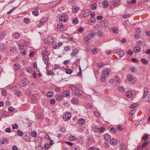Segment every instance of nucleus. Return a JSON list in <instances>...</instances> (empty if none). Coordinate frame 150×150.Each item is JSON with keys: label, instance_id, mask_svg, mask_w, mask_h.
Instances as JSON below:
<instances>
[{"label": "nucleus", "instance_id": "obj_59", "mask_svg": "<svg viewBox=\"0 0 150 150\" xmlns=\"http://www.w3.org/2000/svg\"><path fill=\"white\" fill-rule=\"evenodd\" d=\"M42 142V139L40 137H38L37 139V142L38 144H41Z\"/></svg>", "mask_w": 150, "mask_h": 150}, {"label": "nucleus", "instance_id": "obj_42", "mask_svg": "<svg viewBox=\"0 0 150 150\" xmlns=\"http://www.w3.org/2000/svg\"><path fill=\"white\" fill-rule=\"evenodd\" d=\"M97 7V4L96 3H93L91 6V8L92 10L95 9Z\"/></svg>", "mask_w": 150, "mask_h": 150}, {"label": "nucleus", "instance_id": "obj_4", "mask_svg": "<svg viewBox=\"0 0 150 150\" xmlns=\"http://www.w3.org/2000/svg\"><path fill=\"white\" fill-rule=\"evenodd\" d=\"M69 18V16L66 14L62 13L59 16V19L60 22H66Z\"/></svg>", "mask_w": 150, "mask_h": 150}, {"label": "nucleus", "instance_id": "obj_7", "mask_svg": "<svg viewBox=\"0 0 150 150\" xmlns=\"http://www.w3.org/2000/svg\"><path fill=\"white\" fill-rule=\"evenodd\" d=\"M82 17L85 18L87 17L90 15L91 11L88 10H83L81 12Z\"/></svg>", "mask_w": 150, "mask_h": 150}, {"label": "nucleus", "instance_id": "obj_60", "mask_svg": "<svg viewBox=\"0 0 150 150\" xmlns=\"http://www.w3.org/2000/svg\"><path fill=\"white\" fill-rule=\"evenodd\" d=\"M55 100L54 99H52L50 101V103L52 105H54L55 103Z\"/></svg>", "mask_w": 150, "mask_h": 150}, {"label": "nucleus", "instance_id": "obj_6", "mask_svg": "<svg viewBox=\"0 0 150 150\" xmlns=\"http://www.w3.org/2000/svg\"><path fill=\"white\" fill-rule=\"evenodd\" d=\"M45 41L48 45H51L54 42V40L51 36H49L45 39Z\"/></svg>", "mask_w": 150, "mask_h": 150}, {"label": "nucleus", "instance_id": "obj_38", "mask_svg": "<svg viewBox=\"0 0 150 150\" xmlns=\"http://www.w3.org/2000/svg\"><path fill=\"white\" fill-rule=\"evenodd\" d=\"M30 100L31 101L33 102L36 100V96L34 94H32L30 97Z\"/></svg>", "mask_w": 150, "mask_h": 150}, {"label": "nucleus", "instance_id": "obj_11", "mask_svg": "<svg viewBox=\"0 0 150 150\" xmlns=\"http://www.w3.org/2000/svg\"><path fill=\"white\" fill-rule=\"evenodd\" d=\"M55 98L56 99V101H61L63 100L64 98L62 95L60 94H56L55 96Z\"/></svg>", "mask_w": 150, "mask_h": 150}, {"label": "nucleus", "instance_id": "obj_52", "mask_svg": "<svg viewBox=\"0 0 150 150\" xmlns=\"http://www.w3.org/2000/svg\"><path fill=\"white\" fill-rule=\"evenodd\" d=\"M113 4L114 6H117L118 5L119 2L117 0H114L113 1Z\"/></svg>", "mask_w": 150, "mask_h": 150}, {"label": "nucleus", "instance_id": "obj_2", "mask_svg": "<svg viewBox=\"0 0 150 150\" xmlns=\"http://www.w3.org/2000/svg\"><path fill=\"white\" fill-rule=\"evenodd\" d=\"M106 70H104L102 73V75L100 76V80L101 82H104L105 81L106 79V77L105 74L108 75L110 73V71L108 69H106Z\"/></svg>", "mask_w": 150, "mask_h": 150}, {"label": "nucleus", "instance_id": "obj_57", "mask_svg": "<svg viewBox=\"0 0 150 150\" xmlns=\"http://www.w3.org/2000/svg\"><path fill=\"white\" fill-rule=\"evenodd\" d=\"M72 22L75 24H77L78 23L79 21L77 18H75L74 19H73Z\"/></svg>", "mask_w": 150, "mask_h": 150}, {"label": "nucleus", "instance_id": "obj_13", "mask_svg": "<svg viewBox=\"0 0 150 150\" xmlns=\"http://www.w3.org/2000/svg\"><path fill=\"white\" fill-rule=\"evenodd\" d=\"M114 53H117L118 55H119L120 57H122L125 54V52L122 50H120L118 51H117L116 50L114 51Z\"/></svg>", "mask_w": 150, "mask_h": 150}, {"label": "nucleus", "instance_id": "obj_62", "mask_svg": "<svg viewBox=\"0 0 150 150\" xmlns=\"http://www.w3.org/2000/svg\"><path fill=\"white\" fill-rule=\"evenodd\" d=\"M7 93V92L6 90H3L1 92V94L3 96H5Z\"/></svg>", "mask_w": 150, "mask_h": 150}, {"label": "nucleus", "instance_id": "obj_10", "mask_svg": "<svg viewBox=\"0 0 150 150\" xmlns=\"http://www.w3.org/2000/svg\"><path fill=\"white\" fill-rule=\"evenodd\" d=\"M100 25L102 27L106 28L108 25V23L107 21H101L100 23Z\"/></svg>", "mask_w": 150, "mask_h": 150}, {"label": "nucleus", "instance_id": "obj_53", "mask_svg": "<svg viewBox=\"0 0 150 150\" xmlns=\"http://www.w3.org/2000/svg\"><path fill=\"white\" fill-rule=\"evenodd\" d=\"M138 105V103H134L132 104L130 106V107L131 108H133L136 107Z\"/></svg>", "mask_w": 150, "mask_h": 150}, {"label": "nucleus", "instance_id": "obj_27", "mask_svg": "<svg viewBox=\"0 0 150 150\" xmlns=\"http://www.w3.org/2000/svg\"><path fill=\"white\" fill-rule=\"evenodd\" d=\"M6 35V32L4 31H2L0 33V39H3Z\"/></svg>", "mask_w": 150, "mask_h": 150}, {"label": "nucleus", "instance_id": "obj_45", "mask_svg": "<svg viewBox=\"0 0 150 150\" xmlns=\"http://www.w3.org/2000/svg\"><path fill=\"white\" fill-rule=\"evenodd\" d=\"M98 52V50L96 48H94L92 49V52L93 54H96Z\"/></svg>", "mask_w": 150, "mask_h": 150}, {"label": "nucleus", "instance_id": "obj_21", "mask_svg": "<svg viewBox=\"0 0 150 150\" xmlns=\"http://www.w3.org/2000/svg\"><path fill=\"white\" fill-rule=\"evenodd\" d=\"M38 7H37L36 9H35L32 11L33 14L35 16H37L39 15V12L38 9H39Z\"/></svg>", "mask_w": 150, "mask_h": 150}, {"label": "nucleus", "instance_id": "obj_26", "mask_svg": "<svg viewBox=\"0 0 150 150\" xmlns=\"http://www.w3.org/2000/svg\"><path fill=\"white\" fill-rule=\"evenodd\" d=\"M104 138L106 141H109L110 138V135L108 134H105L104 136Z\"/></svg>", "mask_w": 150, "mask_h": 150}, {"label": "nucleus", "instance_id": "obj_63", "mask_svg": "<svg viewBox=\"0 0 150 150\" xmlns=\"http://www.w3.org/2000/svg\"><path fill=\"white\" fill-rule=\"evenodd\" d=\"M12 127L13 129H17L18 127V126L17 124H15L12 125Z\"/></svg>", "mask_w": 150, "mask_h": 150}, {"label": "nucleus", "instance_id": "obj_30", "mask_svg": "<svg viewBox=\"0 0 150 150\" xmlns=\"http://www.w3.org/2000/svg\"><path fill=\"white\" fill-rule=\"evenodd\" d=\"M110 144L113 145H115L117 144L116 139H112L110 141Z\"/></svg>", "mask_w": 150, "mask_h": 150}, {"label": "nucleus", "instance_id": "obj_3", "mask_svg": "<svg viewBox=\"0 0 150 150\" xmlns=\"http://www.w3.org/2000/svg\"><path fill=\"white\" fill-rule=\"evenodd\" d=\"M72 94L74 93V96L77 97H80L82 96L83 92L78 87L76 88L74 91L71 92Z\"/></svg>", "mask_w": 150, "mask_h": 150}, {"label": "nucleus", "instance_id": "obj_31", "mask_svg": "<svg viewBox=\"0 0 150 150\" xmlns=\"http://www.w3.org/2000/svg\"><path fill=\"white\" fill-rule=\"evenodd\" d=\"M31 135L32 137H37V132L35 131H33L31 132Z\"/></svg>", "mask_w": 150, "mask_h": 150}, {"label": "nucleus", "instance_id": "obj_64", "mask_svg": "<svg viewBox=\"0 0 150 150\" xmlns=\"http://www.w3.org/2000/svg\"><path fill=\"white\" fill-rule=\"evenodd\" d=\"M146 102H149L150 103V94H148L146 100L145 101Z\"/></svg>", "mask_w": 150, "mask_h": 150}, {"label": "nucleus", "instance_id": "obj_40", "mask_svg": "<svg viewBox=\"0 0 150 150\" xmlns=\"http://www.w3.org/2000/svg\"><path fill=\"white\" fill-rule=\"evenodd\" d=\"M84 41L86 44H89L90 43L89 38L88 37H86L84 38Z\"/></svg>", "mask_w": 150, "mask_h": 150}, {"label": "nucleus", "instance_id": "obj_48", "mask_svg": "<svg viewBox=\"0 0 150 150\" xmlns=\"http://www.w3.org/2000/svg\"><path fill=\"white\" fill-rule=\"evenodd\" d=\"M20 85L23 86H25L27 83V82L26 81L24 80L21 81V82H20Z\"/></svg>", "mask_w": 150, "mask_h": 150}, {"label": "nucleus", "instance_id": "obj_20", "mask_svg": "<svg viewBox=\"0 0 150 150\" xmlns=\"http://www.w3.org/2000/svg\"><path fill=\"white\" fill-rule=\"evenodd\" d=\"M78 52V49L76 48L72 50V52L71 53V56L76 55L77 54Z\"/></svg>", "mask_w": 150, "mask_h": 150}, {"label": "nucleus", "instance_id": "obj_44", "mask_svg": "<svg viewBox=\"0 0 150 150\" xmlns=\"http://www.w3.org/2000/svg\"><path fill=\"white\" fill-rule=\"evenodd\" d=\"M72 70L71 69H66L65 70V73L67 74H70L72 73Z\"/></svg>", "mask_w": 150, "mask_h": 150}, {"label": "nucleus", "instance_id": "obj_17", "mask_svg": "<svg viewBox=\"0 0 150 150\" xmlns=\"http://www.w3.org/2000/svg\"><path fill=\"white\" fill-rule=\"evenodd\" d=\"M85 122V119L83 118H81L79 119L78 120V124L79 125H83L84 124Z\"/></svg>", "mask_w": 150, "mask_h": 150}, {"label": "nucleus", "instance_id": "obj_15", "mask_svg": "<svg viewBox=\"0 0 150 150\" xmlns=\"http://www.w3.org/2000/svg\"><path fill=\"white\" fill-rule=\"evenodd\" d=\"M70 92L69 90H66L64 91L62 93V95L63 97H67L70 96Z\"/></svg>", "mask_w": 150, "mask_h": 150}, {"label": "nucleus", "instance_id": "obj_35", "mask_svg": "<svg viewBox=\"0 0 150 150\" xmlns=\"http://www.w3.org/2000/svg\"><path fill=\"white\" fill-rule=\"evenodd\" d=\"M72 10L74 13H76L78 11L79 8L75 6H74L72 7Z\"/></svg>", "mask_w": 150, "mask_h": 150}, {"label": "nucleus", "instance_id": "obj_28", "mask_svg": "<svg viewBox=\"0 0 150 150\" xmlns=\"http://www.w3.org/2000/svg\"><path fill=\"white\" fill-rule=\"evenodd\" d=\"M46 96L48 98H51L53 96V92L49 91L46 94Z\"/></svg>", "mask_w": 150, "mask_h": 150}, {"label": "nucleus", "instance_id": "obj_56", "mask_svg": "<svg viewBox=\"0 0 150 150\" xmlns=\"http://www.w3.org/2000/svg\"><path fill=\"white\" fill-rule=\"evenodd\" d=\"M17 134L20 136H22L23 134V133L20 130H18L17 131Z\"/></svg>", "mask_w": 150, "mask_h": 150}, {"label": "nucleus", "instance_id": "obj_58", "mask_svg": "<svg viewBox=\"0 0 150 150\" xmlns=\"http://www.w3.org/2000/svg\"><path fill=\"white\" fill-rule=\"evenodd\" d=\"M0 49L1 50H5L6 49V47H5V45L4 44H2L0 45Z\"/></svg>", "mask_w": 150, "mask_h": 150}, {"label": "nucleus", "instance_id": "obj_49", "mask_svg": "<svg viewBox=\"0 0 150 150\" xmlns=\"http://www.w3.org/2000/svg\"><path fill=\"white\" fill-rule=\"evenodd\" d=\"M104 64L103 62H100L98 64L97 67L98 68H101L104 66Z\"/></svg>", "mask_w": 150, "mask_h": 150}, {"label": "nucleus", "instance_id": "obj_19", "mask_svg": "<svg viewBox=\"0 0 150 150\" xmlns=\"http://www.w3.org/2000/svg\"><path fill=\"white\" fill-rule=\"evenodd\" d=\"M92 130L94 132L97 133L100 131V129L97 125H95L92 128Z\"/></svg>", "mask_w": 150, "mask_h": 150}, {"label": "nucleus", "instance_id": "obj_43", "mask_svg": "<svg viewBox=\"0 0 150 150\" xmlns=\"http://www.w3.org/2000/svg\"><path fill=\"white\" fill-rule=\"evenodd\" d=\"M140 61L142 63L145 64H147L149 63L148 61L144 59H142Z\"/></svg>", "mask_w": 150, "mask_h": 150}, {"label": "nucleus", "instance_id": "obj_8", "mask_svg": "<svg viewBox=\"0 0 150 150\" xmlns=\"http://www.w3.org/2000/svg\"><path fill=\"white\" fill-rule=\"evenodd\" d=\"M71 117V113L70 112H67L65 115L63 116V118L65 121H68L69 120Z\"/></svg>", "mask_w": 150, "mask_h": 150}, {"label": "nucleus", "instance_id": "obj_32", "mask_svg": "<svg viewBox=\"0 0 150 150\" xmlns=\"http://www.w3.org/2000/svg\"><path fill=\"white\" fill-rule=\"evenodd\" d=\"M116 130L117 129L119 131H120L123 130L124 128V127L123 125L120 126L118 125L117 126Z\"/></svg>", "mask_w": 150, "mask_h": 150}, {"label": "nucleus", "instance_id": "obj_47", "mask_svg": "<svg viewBox=\"0 0 150 150\" xmlns=\"http://www.w3.org/2000/svg\"><path fill=\"white\" fill-rule=\"evenodd\" d=\"M118 90L121 92H123L125 91V89L124 87L122 86H120L118 87Z\"/></svg>", "mask_w": 150, "mask_h": 150}, {"label": "nucleus", "instance_id": "obj_5", "mask_svg": "<svg viewBox=\"0 0 150 150\" xmlns=\"http://www.w3.org/2000/svg\"><path fill=\"white\" fill-rule=\"evenodd\" d=\"M127 78L129 82L132 83H134L136 80L135 79H136L134 77V76L130 74H129L127 75Z\"/></svg>", "mask_w": 150, "mask_h": 150}, {"label": "nucleus", "instance_id": "obj_25", "mask_svg": "<svg viewBox=\"0 0 150 150\" xmlns=\"http://www.w3.org/2000/svg\"><path fill=\"white\" fill-rule=\"evenodd\" d=\"M13 67L14 70L16 71L19 70L20 68V65L18 63L17 64H14Z\"/></svg>", "mask_w": 150, "mask_h": 150}, {"label": "nucleus", "instance_id": "obj_34", "mask_svg": "<svg viewBox=\"0 0 150 150\" xmlns=\"http://www.w3.org/2000/svg\"><path fill=\"white\" fill-rule=\"evenodd\" d=\"M3 141L2 142L1 144H4L5 143H8V139L6 137H4L2 139Z\"/></svg>", "mask_w": 150, "mask_h": 150}, {"label": "nucleus", "instance_id": "obj_18", "mask_svg": "<svg viewBox=\"0 0 150 150\" xmlns=\"http://www.w3.org/2000/svg\"><path fill=\"white\" fill-rule=\"evenodd\" d=\"M72 103L74 105L78 104L79 103V101L78 99L73 98L71 100Z\"/></svg>", "mask_w": 150, "mask_h": 150}, {"label": "nucleus", "instance_id": "obj_41", "mask_svg": "<svg viewBox=\"0 0 150 150\" xmlns=\"http://www.w3.org/2000/svg\"><path fill=\"white\" fill-rule=\"evenodd\" d=\"M96 34L98 36L101 37L103 35V32L102 30H99L97 32Z\"/></svg>", "mask_w": 150, "mask_h": 150}, {"label": "nucleus", "instance_id": "obj_1", "mask_svg": "<svg viewBox=\"0 0 150 150\" xmlns=\"http://www.w3.org/2000/svg\"><path fill=\"white\" fill-rule=\"evenodd\" d=\"M50 53L48 52L47 50V48L45 47V49L41 52V55L42 56V59L44 63L46 65H48L49 64V56Z\"/></svg>", "mask_w": 150, "mask_h": 150}, {"label": "nucleus", "instance_id": "obj_55", "mask_svg": "<svg viewBox=\"0 0 150 150\" xmlns=\"http://www.w3.org/2000/svg\"><path fill=\"white\" fill-rule=\"evenodd\" d=\"M120 148L121 150H125L126 149L125 145L123 144H120Z\"/></svg>", "mask_w": 150, "mask_h": 150}, {"label": "nucleus", "instance_id": "obj_22", "mask_svg": "<svg viewBox=\"0 0 150 150\" xmlns=\"http://www.w3.org/2000/svg\"><path fill=\"white\" fill-rule=\"evenodd\" d=\"M46 74L47 76H54V74L52 71L48 69L47 70Z\"/></svg>", "mask_w": 150, "mask_h": 150}, {"label": "nucleus", "instance_id": "obj_51", "mask_svg": "<svg viewBox=\"0 0 150 150\" xmlns=\"http://www.w3.org/2000/svg\"><path fill=\"white\" fill-rule=\"evenodd\" d=\"M16 8V7L15 6L13 7L11 9L8 11L7 13V14H11L14 10Z\"/></svg>", "mask_w": 150, "mask_h": 150}, {"label": "nucleus", "instance_id": "obj_12", "mask_svg": "<svg viewBox=\"0 0 150 150\" xmlns=\"http://www.w3.org/2000/svg\"><path fill=\"white\" fill-rule=\"evenodd\" d=\"M64 28V25L62 23H59L57 26V29L59 31H62V30Z\"/></svg>", "mask_w": 150, "mask_h": 150}, {"label": "nucleus", "instance_id": "obj_54", "mask_svg": "<svg viewBox=\"0 0 150 150\" xmlns=\"http://www.w3.org/2000/svg\"><path fill=\"white\" fill-rule=\"evenodd\" d=\"M136 32L137 33L140 34L141 32V29L139 27L136 29Z\"/></svg>", "mask_w": 150, "mask_h": 150}, {"label": "nucleus", "instance_id": "obj_24", "mask_svg": "<svg viewBox=\"0 0 150 150\" xmlns=\"http://www.w3.org/2000/svg\"><path fill=\"white\" fill-rule=\"evenodd\" d=\"M13 37L15 39H19L20 37L19 33L18 32H15L13 35Z\"/></svg>", "mask_w": 150, "mask_h": 150}, {"label": "nucleus", "instance_id": "obj_16", "mask_svg": "<svg viewBox=\"0 0 150 150\" xmlns=\"http://www.w3.org/2000/svg\"><path fill=\"white\" fill-rule=\"evenodd\" d=\"M141 48L139 46H137L133 48V51L135 53H138L140 52Z\"/></svg>", "mask_w": 150, "mask_h": 150}, {"label": "nucleus", "instance_id": "obj_23", "mask_svg": "<svg viewBox=\"0 0 150 150\" xmlns=\"http://www.w3.org/2000/svg\"><path fill=\"white\" fill-rule=\"evenodd\" d=\"M44 18H43L42 19H40V20H39V23L38 25V28H40L41 27V26H42V25H43L45 21V20L42 21V20H43Z\"/></svg>", "mask_w": 150, "mask_h": 150}, {"label": "nucleus", "instance_id": "obj_46", "mask_svg": "<svg viewBox=\"0 0 150 150\" xmlns=\"http://www.w3.org/2000/svg\"><path fill=\"white\" fill-rule=\"evenodd\" d=\"M23 21L24 22V23L27 24H28L29 23L30 21V20L28 18H25L24 19Z\"/></svg>", "mask_w": 150, "mask_h": 150}, {"label": "nucleus", "instance_id": "obj_61", "mask_svg": "<svg viewBox=\"0 0 150 150\" xmlns=\"http://www.w3.org/2000/svg\"><path fill=\"white\" fill-rule=\"evenodd\" d=\"M94 115L96 117H99L100 115V114L98 112L95 111L94 112Z\"/></svg>", "mask_w": 150, "mask_h": 150}, {"label": "nucleus", "instance_id": "obj_37", "mask_svg": "<svg viewBox=\"0 0 150 150\" xmlns=\"http://www.w3.org/2000/svg\"><path fill=\"white\" fill-rule=\"evenodd\" d=\"M68 139L70 141H72L76 139V137L74 136L71 135L68 137Z\"/></svg>", "mask_w": 150, "mask_h": 150}, {"label": "nucleus", "instance_id": "obj_29", "mask_svg": "<svg viewBox=\"0 0 150 150\" xmlns=\"http://www.w3.org/2000/svg\"><path fill=\"white\" fill-rule=\"evenodd\" d=\"M102 5L104 8H106L108 6V1H104L102 3Z\"/></svg>", "mask_w": 150, "mask_h": 150}, {"label": "nucleus", "instance_id": "obj_50", "mask_svg": "<svg viewBox=\"0 0 150 150\" xmlns=\"http://www.w3.org/2000/svg\"><path fill=\"white\" fill-rule=\"evenodd\" d=\"M37 117L39 119L42 120L43 119V117H42V114L41 113H39L37 115Z\"/></svg>", "mask_w": 150, "mask_h": 150}, {"label": "nucleus", "instance_id": "obj_33", "mask_svg": "<svg viewBox=\"0 0 150 150\" xmlns=\"http://www.w3.org/2000/svg\"><path fill=\"white\" fill-rule=\"evenodd\" d=\"M77 88V87H76L74 85L69 86V88L72 90V91H74Z\"/></svg>", "mask_w": 150, "mask_h": 150}, {"label": "nucleus", "instance_id": "obj_14", "mask_svg": "<svg viewBox=\"0 0 150 150\" xmlns=\"http://www.w3.org/2000/svg\"><path fill=\"white\" fill-rule=\"evenodd\" d=\"M13 93L17 97H19L22 96V93L20 91L18 90V89H15L14 90Z\"/></svg>", "mask_w": 150, "mask_h": 150}, {"label": "nucleus", "instance_id": "obj_36", "mask_svg": "<svg viewBox=\"0 0 150 150\" xmlns=\"http://www.w3.org/2000/svg\"><path fill=\"white\" fill-rule=\"evenodd\" d=\"M149 137V136L148 134H146L143 136L142 138V139L144 141H146Z\"/></svg>", "mask_w": 150, "mask_h": 150}, {"label": "nucleus", "instance_id": "obj_9", "mask_svg": "<svg viewBox=\"0 0 150 150\" xmlns=\"http://www.w3.org/2000/svg\"><path fill=\"white\" fill-rule=\"evenodd\" d=\"M31 138V136L30 135V134L26 133L23 137L24 140L28 142H30Z\"/></svg>", "mask_w": 150, "mask_h": 150}, {"label": "nucleus", "instance_id": "obj_39", "mask_svg": "<svg viewBox=\"0 0 150 150\" xmlns=\"http://www.w3.org/2000/svg\"><path fill=\"white\" fill-rule=\"evenodd\" d=\"M112 31L113 33L115 34L117 33L118 32V29L115 27H114V28H112Z\"/></svg>", "mask_w": 150, "mask_h": 150}]
</instances>
